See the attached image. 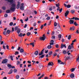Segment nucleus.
<instances>
[{"label":"nucleus","mask_w":79,"mask_h":79,"mask_svg":"<svg viewBox=\"0 0 79 79\" xmlns=\"http://www.w3.org/2000/svg\"><path fill=\"white\" fill-rule=\"evenodd\" d=\"M56 7H59V6H60V5H59V3H58V4H56Z\"/></svg>","instance_id":"052dcab7"},{"label":"nucleus","mask_w":79,"mask_h":79,"mask_svg":"<svg viewBox=\"0 0 79 79\" xmlns=\"http://www.w3.org/2000/svg\"><path fill=\"white\" fill-rule=\"evenodd\" d=\"M74 70H75V69L73 68L70 70V71H71V72H73L74 71Z\"/></svg>","instance_id":"393cba45"},{"label":"nucleus","mask_w":79,"mask_h":79,"mask_svg":"<svg viewBox=\"0 0 79 79\" xmlns=\"http://www.w3.org/2000/svg\"><path fill=\"white\" fill-rule=\"evenodd\" d=\"M57 61L58 62V63H60V62H62V61H61L60 60H58Z\"/></svg>","instance_id":"338daca9"},{"label":"nucleus","mask_w":79,"mask_h":79,"mask_svg":"<svg viewBox=\"0 0 79 79\" xmlns=\"http://www.w3.org/2000/svg\"><path fill=\"white\" fill-rule=\"evenodd\" d=\"M19 37H22L23 36V34L22 33H21L19 35Z\"/></svg>","instance_id":"79ce46f5"},{"label":"nucleus","mask_w":79,"mask_h":79,"mask_svg":"<svg viewBox=\"0 0 79 79\" xmlns=\"http://www.w3.org/2000/svg\"><path fill=\"white\" fill-rule=\"evenodd\" d=\"M2 37L1 35H0V42H2Z\"/></svg>","instance_id":"3c124183"},{"label":"nucleus","mask_w":79,"mask_h":79,"mask_svg":"<svg viewBox=\"0 0 79 79\" xmlns=\"http://www.w3.org/2000/svg\"><path fill=\"white\" fill-rule=\"evenodd\" d=\"M73 24L75 26H78V24L76 23V22H75L73 23Z\"/></svg>","instance_id":"a878e982"},{"label":"nucleus","mask_w":79,"mask_h":79,"mask_svg":"<svg viewBox=\"0 0 79 79\" xmlns=\"http://www.w3.org/2000/svg\"><path fill=\"white\" fill-rule=\"evenodd\" d=\"M69 13V10H67L66 11V12L65 13V17H67V15H68Z\"/></svg>","instance_id":"39448f33"},{"label":"nucleus","mask_w":79,"mask_h":79,"mask_svg":"<svg viewBox=\"0 0 79 79\" xmlns=\"http://www.w3.org/2000/svg\"><path fill=\"white\" fill-rule=\"evenodd\" d=\"M18 54H19V52H18L16 51L15 52V55H18Z\"/></svg>","instance_id":"f704fd0d"},{"label":"nucleus","mask_w":79,"mask_h":79,"mask_svg":"<svg viewBox=\"0 0 79 79\" xmlns=\"http://www.w3.org/2000/svg\"><path fill=\"white\" fill-rule=\"evenodd\" d=\"M56 47L57 48H59V46L58 45V44H56Z\"/></svg>","instance_id":"09e8293b"},{"label":"nucleus","mask_w":79,"mask_h":79,"mask_svg":"<svg viewBox=\"0 0 79 79\" xmlns=\"http://www.w3.org/2000/svg\"><path fill=\"white\" fill-rule=\"evenodd\" d=\"M45 56H44V55H41V56H40L39 57V58H44V57Z\"/></svg>","instance_id":"c756f323"},{"label":"nucleus","mask_w":79,"mask_h":79,"mask_svg":"<svg viewBox=\"0 0 79 79\" xmlns=\"http://www.w3.org/2000/svg\"><path fill=\"white\" fill-rule=\"evenodd\" d=\"M47 48L48 49H50V48H52V46H51V45H49L48 46Z\"/></svg>","instance_id":"c85d7f7f"},{"label":"nucleus","mask_w":79,"mask_h":79,"mask_svg":"<svg viewBox=\"0 0 79 79\" xmlns=\"http://www.w3.org/2000/svg\"><path fill=\"white\" fill-rule=\"evenodd\" d=\"M43 27H44V25H42L40 27L41 29H43Z\"/></svg>","instance_id":"bf43d9fd"},{"label":"nucleus","mask_w":79,"mask_h":79,"mask_svg":"<svg viewBox=\"0 0 79 79\" xmlns=\"http://www.w3.org/2000/svg\"><path fill=\"white\" fill-rule=\"evenodd\" d=\"M74 74L73 73H72L70 75V77L71 78H74Z\"/></svg>","instance_id":"ddd939ff"},{"label":"nucleus","mask_w":79,"mask_h":79,"mask_svg":"<svg viewBox=\"0 0 79 79\" xmlns=\"http://www.w3.org/2000/svg\"><path fill=\"white\" fill-rule=\"evenodd\" d=\"M34 44V43H31L30 44V45H32L33 47H34L35 46Z\"/></svg>","instance_id":"b1692460"},{"label":"nucleus","mask_w":79,"mask_h":79,"mask_svg":"<svg viewBox=\"0 0 79 79\" xmlns=\"http://www.w3.org/2000/svg\"><path fill=\"white\" fill-rule=\"evenodd\" d=\"M58 38H59L60 39H61V35L59 34L58 35Z\"/></svg>","instance_id":"4c0bfd02"},{"label":"nucleus","mask_w":79,"mask_h":79,"mask_svg":"<svg viewBox=\"0 0 79 79\" xmlns=\"http://www.w3.org/2000/svg\"><path fill=\"white\" fill-rule=\"evenodd\" d=\"M40 39L41 40H45V39H46V37H40Z\"/></svg>","instance_id":"6e6552de"},{"label":"nucleus","mask_w":79,"mask_h":79,"mask_svg":"<svg viewBox=\"0 0 79 79\" xmlns=\"http://www.w3.org/2000/svg\"><path fill=\"white\" fill-rule=\"evenodd\" d=\"M52 39H55V36L54 35H53L52 36Z\"/></svg>","instance_id":"603ef678"},{"label":"nucleus","mask_w":79,"mask_h":79,"mask_svg":"<svg viewBox=\"0 0 79 79\" xmlns=\"http://www.w3.org/2000/svg\"><path fill=\"white\" fill-rule=\"evenodd\" d=\"M7 62H8V59H5L2 60V64H6Z\"/></svg>","instance_id":"f257e3e1"},{"label":"nucleus","mask_w":79,"mask_h":79,"mask_svg":"<svg viewBox=\"0 0 79 79\" xmlns=\"http://www.w3.org/2000/svg\"><path fill=\"white\" fill-rule=\"evenodd\" d=\"M10 57L11 59V60H12V61H13V56H10Z\"/></svg>","instance_id":"a18cd8bd"},{"label":"nucleus","mask_w":79,"mask_h":79,"mask_svg":"<svg viewBox=\"0 0 79 79\" xmlns=\"http://www.w3.org/2000/svg\"><path fill=\"white\" fill-rule=\"evenodd\" d=\"M50 19V17H48L47 19H47V20H49V19Z\"/></svg>","instance_id":"e2e57ef3"},{"label":"nucleus","mask_w":79,"mask_h":79,"mask_svg":"<svg viewBox=\"0 0 79 79\" xmlns=\"http://www.w3.org/2000/svg\"><path fill=\"white\" fill-rule=\"evenodd\" d=\"M52 53H53V52H52V51H50L48 53L49 55H52Z\"/></svg>","instance_id":"cd10ccee"},{"label":"nucleus","mask_w":79,"mask_h":79,"mask_svg":"<svg viewBox=\"0 0 79 79\" xmlns=\"http://www.w3.org/2000/svg\"><path fill=\"white\" fill-rule=\"evenodd\" d=\"M76 29V28H75V27L74 26H73L72 27H71L70 28V31H74Z\"/></svg>","instance_id":"9b49d317"},{"label":"nucleus","mask_w":79,"mask_h":79,"mask_svg":"<svg viewBox=\"0 0 79 79\" xmlns=\"http://www.w3.org/2000/svg\"><path fill=\"white\" fill-rule=\"evenodd\" d=\"M71 12L72 14H74L75 13V10H71Z\"/></svg>","instance_id":"5701e85b"},{"label":"nucleus","mask_w":79,"mask_h":79,"mask_svg":"<svg viewBox=\"0 0 79 79\" xmlns=\"http://www.w3.org/2000/svg\"><path fill=\"white\" fill-rule=\"evenodd\" d=\"M16 78L17 79H19V76L18 75H17L16 76Z\"/></svg>","instance_id":"ea45409f"},{"label":"nucleus","mask_w":79,"mask_h":79,"mask_svg":"<svg viewBox=\"0 0 79 79\" xmlns=\"http://www.w3.org/2000/svg\"><path fill=\"white\" fill-rule=\"evenodd\" d=\"M10 11H10V10H6V13H10Z\"/></svg>","instance_id":"bb28decb"},{"label":"nucleus","mask_w":79,"mask_h":79,"mask_svg":"<svg viewBox=\"0 0 79 79\" xmlns=\"http://www.w3.org/2000/svg\"><path fill=\"white\" fill-rule=\"evenodd\" d=\"M6 32L8 34H9L10 33V30H8L6 31Z\"/></svg>","instance_id":"72a5a7b5"},{"label":"nucleus","mask_w":79,"mask_h":79,"mask_svg":"<svg viewBox=\"0 0 79 79\" xmlns=\"http://www.w3.org/2000/svg\"><path fill=\"white\" fill-rule=\"evenodd\" d=\"M71 38V35H69L68 38V40H70Z\"/></svg>","instance_id":"2f4dec72"},{"label":"nucleus","mask_w":79,"mask_h":79,"mask_svg":"<svg viewBox=\"0 0 79 79\" xmlns=\"http://www.w3.org/2000/svg\"><path fill=\"white\" fill-rule=\"evenodd\" d=\"M11 7L16 8V4H12L11 5Z\"/></svg>","instance_id":"dca6fc26"},{"label":"nucleus","mask_w":79,"mask_h":79,"mask_svg":"<svg viewBox=\"0 0 79 79\" xmlns=\"http://www.w3.org/2000/svg\"><path fill=\"white\" fill-rule=\"evenodd\" d=\"M38 54H39V52H38V51H37L35 52V55L37 56V55H38Z\"/></svg>","instance_id":"6ab92c4d"},{"label":"nucleus","mask_w":79,"mask_h":79,"mask_svg":"<svg viewBox=\"0 0 79 79\" xmlns=\"http://www.w3.org/2000/svg\"><path fill=\"white\" fill-rule=\"evenodd\" d=\"M24 5V4L23 3H22L21 4V6L20 7V9L21 10H24V7L23 6Z\"/></svg>","instance_id":"f03ea898"},{"label":"nucleus","mask_w":79,"mask_h":79,"mask_svg":"<svg viewBox=\"0 0 79 79\" xmlns=\"http://www.w3.org/2000/svg\"><path fill=\"white\" fill-rule=\"evenodd\" d=\"M7 66L8 68H12V66L10 64H7Z\"/></svg>","instance_id":"aec40b11"},{"label":"nucleus","mask_w":79,"mask_h":79,"mask_svg":"<svg viewBox=\"0 0 79 79\" xmlns=\"http://www.w3.org/2000/svg\"><path fill=\"white\" fill-rule=\"evenodd\" d=\"M18 4L17 5L16 8L17 9H19V6H20V2H18Z\"/></svg>","instance_id":"0eeeda50"},{"label":"nucleus","mask_w":79,"mask_h":79,"mask_svg":"<svg viewBox=\"0 0 79 79\" xmlns=\"http://www.w3.org/2000/svg\"><path fill=\"white\" fill-rule=\"evenodd\" d=\"M57 24H58V23H56V22L54 23V26L55 27H56V26H57Z\"/></svg>","instance_id":"7c9ffc66"},{"label":"nucleus","mask_w":79,"mask_h":79,"mask_svg":"<svg viewBox=\"0 0 79 79\" xmlns=\"http://www.w3.org/2000/svg\"><path fill=\"white\" fill-rule=\"evenodd\" d=\"M63 10V8H61L59 10L60 13H61L62 12V10Z\"/></svg>","instance_id":"8fccbe9b"},{"label":"nucleus","mask_w":79,"mask_h":79,"mask_svg":"<svg viewBox=\"0 0 79 79\" xmlns=\"http://www.w3.org/2000/svg\"><path fill=\"white\" fill-rule=\"evenodd\" d=\"M74 20H70L69 23H70V24H73L74 23Z\"/></svg>","instance_id":"4468645a"},{"label":"nucleus","mask_w":79,"mask_h":79,"mask_svg":"<svg viewBox=\"0 0 79 79\" xmlns=\"http://www.w3.org/2000/svg\"><path fill=\"white\" fill-rule=\"evenodd\" d=\"M5 1H7V2H9V3H10L11 4L13 3V2H14L13 0H5Z\"/></svg>","instance_id":"20e7f679"},{"label":"nucleus","mask_w":79,"mask_h":79,"mask_svg":"<svg viewBox=\"0 0 79 79\" xmlns=\"http://www.w3.org/2000/svg\"><path fill=\"white\" fill-rule=\"evenodd\" d=\"M44 76H45V74H43L40 77H38V79H40L41 78H42V77H44Z\"/></svg>","instance_id":"4be33fe9"},{"label":"nucleus","mask_w":79,"mask_h":79,"mask_svg":"<svg viewBox=\"0 0 79 79\" xmlns=\"http://www.w3.org/2000/svg\"><path fill=\"white\" fill-rule=\"evenodd\" d=\"M65 58H66L65 59V61H66V60H69V59H72L73 58L72 57H70V56H67V57L65 56Z\"/></svg>","instance_id":"423d86ee"},{"label":"nucleus","mask_w":79,"mask_h":79,"mask_svg":"<svg viewBox=\"0 0 79 79\" xmlns=\"http://www.w3.org/2000/svg\"><path fill=\"white\" fill-rule=\"evenodd\" d=\"M34 13L35 15H37V11H36V10H35L34 11Z\"/></svg>","instance_id":"0e129e2a"},{"label":"nucleus","mask_w":79,"mask_h":79,"mask_svg":"<svg viewBox=\"0 0 79 79\" xmlns=\"http://www.w3.org/2000/svg\"><path fill=\"white\" fill-rule=\"evenodd\" d=\"M7 16H8V14H5L4 15V17L5 18H6V17H7Z\"/></svg>","instance_id":"de8ad7c7"},{"label":"nucleus","mask_w":79,"mask_h":79,"mask_svg":"<svg viewBox=\"0 0 79 79\" xmlns=\"http://www.w3.org/2000/svg\"><path fill=\"white\" fill-rule=\"evenodd\" d=\"M61 48H63V47H64V44H62L61 45Z\"/></svg>","instance_id":"864d4df0"},{"label":"nucleus","mask_w":79,"mask_h":79,"mask_svg":"<svg viewBox=\"0 0 79 79\" xmlns=\"http://www.w3.org/2000/svg\"><path fill=\"white\" fill-rule=\"evenodd\" d=\"M2 9L3 10H5L6 9V7H5L4 6H3L2 7Z\"/></svg>","instance_id":"5fc2aeb1"},{"label":"nucleus","mask_w":79,"mask_h":79,"mask_svg":"<svg viewBox=\"0 0 79 79\" xmlns=\"http://www.w3.org/2000/svg\"><path fill=\"white\" fill-rule=\"evenodd\" d=\"M48 66H53V63L52 62H49L48 64Z\"/></svg>","instance_id":"9d476101"},{"label":"nucleus","mask_w":79,"mask_h":79,"mask_svg":"<svg viewBox=\"0 0 79 79\" xmlns=\"http://www.w3.org/2000/svg\"><path fill=\"white\" fill-rule=\"evenodd\" d=\"M14 73H16V72H17V70L16 69H14Z\"/></svg>","instance_id":"13d9d810"},{"label":"nucleus","mask_w":79,"mask_h":79,"mask_svg":"<svg viewBox=\"0 0 79 79\" xmlns=\"http://www.w3.org/2000/svg\"><path fill=\"white\" fill-rule=\"evenodd\" d=\"M15 10H16V8L12 7H10V11H12L13 12H14V11H15Z\"/></svg>","instance_id":"7ed1b4c3"},{"label":"nucleus","mask_w":79,"mask_h":79,"mask_svg":"<svg viewBox=\"0 0 79 79\" xmlns=\"http://www.w3.org/2000/svg\"><path fill=\"white\" fill-rule=\"evenodd\" d=\"M37 24V23H36V22H35L33 24V26H34V27H35V26H36V25Z\"/></svg>","instance_id":"58836bf2"},{"label":"nucleus","mask_w":79,"mask_h":79,"mask_svg":"<svg viewBox=\"0 0 79 79\" xmlns=\"http://www.w3.org/2000/svg\"><path fill=\"white\" fill-rule=\"evenodd\" d=\"M17 31L18 34H19V33H20L21 32V30H20V28H18Z\"/></svg>","instance_id":"a211bd4d"},{"label":"nucleus","mask_w":79,"mask_h":79,"mask_svg":"<svg viewBox=\"0 0 79 79\" xmlns=\"http://www.w3.org/2000/svg\"><path fill=\"white\" fill-rule=\"evenodd\" d=\"M50 42L51 43H50V45H53V43H54V40H51Z\"/></svg>","instance_id":"2eb2a0df"},{"label":"nucleus","mask_w":79,"mask_h":79,"mask_svg":"<svg viewBox=\"0 0 79 79\" xmlns=\"http://www.w3.org/2000/svg\"><path fill=\"white\" fill-rule=\"evenodd\" d=\"M13 69H11L10 70V72H9V74H11L13 73Z\"/></svg>","instance_id":"f3484780"},{"label":"nucleus","mask_w":79,"mask_h":79,"mask_svg":"<svg viewBox=\"0 0 79 79\" xmlns=\"http://www.w3.org/2000/svg\"><path fill=\"white\" fill-rule=\"evenodd\" d=\"M13 22H11L10 24L9 25L10 26H13Z\"/></svg>","instance_id":"37998d69"},{"label":"nucleus","mask_w":79,"mask_h":79,"mask_svg":"<svg viewBox=\"0 0 79 79\" xmlns=\"http://www.w3.org/2000/svg\"><path fill=\"white\" fill-rule=\"evenodd\" d=\"M15 31H16V30H18V27H15Z\"/></svg>","instance_id":"49530a36"},{"label":"nucleus","mask_w":79,"mask_h":79,"mask_svg":"<svg viewBox=\"0 0 79 79\" xmlns=\"http://www.w3.org/2000/svg\"><path fill=\"white\" fill-rule=\"evenodd\" d=\"M27 36H29V35H31V33H30L29 32H28L27 33Z\"/></svg>","instance_id":"c9c22d12"},{"label":"nucleus","mask_w":79,"mask_h":79,"mask_svg":"<svg viewBox=\"0 0 79 79\" xmlns=\"http://www.w3.org/2000/svg\"><path fill=\"white\" fill-rule=\"evenodd\" d=\"M3 35H6V34H7L6 33V31H4L3 32Z\"/></svg>","instance_id":"a19ab883"},{"label":"nucleus","mask_w":79,"mask_h":79,"mask_svg":"<svg viewBox=\"0 0 79 79\" xmlns=\"http://www.w3.org/2000/svg\"><path fill=\"white\" fill-rule=\"evenodd\" d=\"M68 49H69V50H71V45H69V46Z\"/></svg>","instance_id":"c03bdc74"},{"label":"nucleus","mask_w":79,"mask_h":79,"mask_svg":"<svg viewBox=\"0 0 79 79\" xmlns=\"http://www.w3.org/2000/svg\"><path fill=\"white\" fill-rule=\"evenodd\" d=\"M64 6H65V7H67L68 8H71V6L69 5H66L65 4H64Z\"/></svg>","instance_id":"1a4fd4ad"},{"label":"nucleus","mask_w":79,"mask_h":79,"mask_svg":"<svg viewBox=\"0 0 79 79\" xmlns=\"http://www.w3.org/2000/svg\"><path fill=\"white\" fill-rule=\"evenodd\" d=\"M20 53H23V52H24V49H23L22 48L20 50Z\"/></svg>","instance_id":"412c9836"},{"label":"nucleus","mask_w":79,"mask_h":79,"mask_svg":"<svg viewBox=\"0 0 79 79\" xmlns=\"http://www.w3.org/2000/svg\"><path fill=\"white\" fill-rule=\"evenodd\" d=\"M20 64V61H17V65H18L19 64Z\"/></svg>","instance_id":"6e6d98bb"},{"label":"nucleus","mask_w":79,"mask_h":79,"mask_svg":"<svg viewBox=\"0 0 79 79\" xmlns=\"http://www.w3.org/2000/svg\"><path fill=\"white\" fill-rule=\"evenodd\" d=\"M44 49H43L40 52V53H39V55L40 56L42 55H43V53H44L43 52H44Z\"/></svg>","instance_id":"f8f14e48"},{"label":"nucleus","mask_w":79,"mask_h":79,"mask_svg":"<svg viewBox=\"0 0 79 79\" xmlns=\"http://www.w3.org/2000/svg\"><path fill=\"white\" fill-rule=\"evenodd\" d=\"M62 53H63V54H66V51L65 50L63 51Z\"/></svg>","instance_id":"473e14b6"},{"label":"nucleus","mask_w":79,"mask_h":79,"mask_svg":"<svg viewBox=\"0 0 79 79\" xmlns=\"http://www.w3.org/2000/svg\"><path fill=\"white\" fill-rule=\"evenodd\" d=\"M49 10L50 11H52V7H51V8H49Z\"/></svg>","instance_id":"774afa93"},{"label":"nucleus","mask_w":79,"mask_h":79,"mask_svg":"<svg viewBox=\"0 0 79 79\" xmlns=\"http://www.w3.org/2000/svg\"><path fill=\"white\" fill-rule=\"evenodd\" d=\"M76 41H77L76 39H75L74 40L72 41V42L73 43H74V42H75Z\"/></svg>","instance_id":"680f3d73"},{"label":"nucleus","mask_w":79,"mask_h":79,"mask_svg":"<svg viewBox=\"0 0 79 79\" xmlns=\"http://www.w3.org/2000/svg\"><path fill=\"white\" fill-rule=\"evenodd\" d=\"M56 35H58V34H59V32H58V31H56Z\"/></svg>","instance_id":"69168bd1"},{"label":"nucleus","mask_w":79,"mask_h":79,"mask_svg":"<svg viewBox=\"0 0 79 79\" xmlns=\"http://www.w3.org/2000/svg\"><path fill=\"white\" fill-rule=\"evenodd\" d=\"M65 63H66V62H62L60 63V64H65Z\"/></svg>","instance_id":"e433bc0d"},{"label":"nucleus","mask_w":79,"mask_h":79,"mask_svg":"<svg viewBox=\"0 0 79 79\" xmlns=\"http://www.w3.org/2000/svg\"><path fill=\"white\" fill-rule=\"evenodd\" d=\"M75 20H79V18L77 17H75Z\"/></svg>","instance_id":"4d7b16f0"}]
</instances>
